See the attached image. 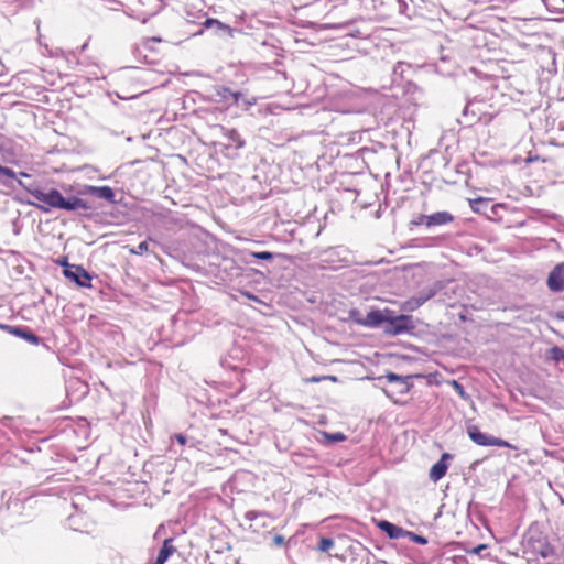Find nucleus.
<instances>
[{
	"mask_svg": "<svg viewBox=\"0 0 564 564\" xmlns=\"http://www.w3.org/2000/svg\"><path fill=\"white\" fill-rule=\"evenodd\" d=\"M19 186L28 191L37 203H30L44 213H50L52 209H64L74 212L78 209H89V204L79 197L65 198L62 193L56 188H51L48 192H43L37 188L26 186L21 180H18Z\"/></svg>",
	"mask_w": 564,
	"mask_h": 564,
	"instance_id": "1",
	"label": "nucleus"
},
{
	"mask_svg": "<svg viewBox=\"0 0 564 564\" xmlns=\"http://www.w3.org/2000/svg\"><path fill=\"white\" fill-rule=\"evenodd\" d=\"M414 324L412 317L409 315L387 316L384 324V334L390 336H398L401 334L412 333Z\"/></svg>",
	"mask_w": 564,
	"mask_h": 564,
	"instance_id": "2",
	"label": "nucleus"
},
{
	"mask_svg": "<svg viewBox=\"0 0 564 564\" xmlns=\"http://www.w3.org/2000/svg\"><path fill=\"white\" fill-rule=\"evenodd\" d=\"M467 434L469 438L479 446H498V447H508V448H514L513 445H511L509 442L489 436L482 432L479 431L477 426H469L467 429Z\"/></svg>",
	"mask_w": 564,
	"mask_h": 564,
	"instance_id": "3",
	"label": "nucleus"
},
{
	"mask_svg": "<svg viewBox=\"0 0 564 564\" xmlns=\"http://www.w3.org/2000/svg\"><path fill=\"white\" fill-rule=\"evenodd\" d=\"M63 274L80 288H91V275L82 265H66Z\"/></svg>",
	"mask_w": 564,
	"mask_h": 564,
	"instance_id": "4",
	"label": "nucleus"
},
{
	"mask_svg": "<svg viewBox=\"0 0 564 564\" xmlns=\"http://www.w3.org/2000/svg\"><path fill=\"white\" fill-rule=\"evenodd\" d=\"M547 286L554 292H561L564 290V262L556 264L550 272Z\"/></svg>",
	"mask_w": 564,
	"mask_h": 564,
	"instance_id": "5",
	"label": "nucleus"
},
{
	"mask_svg": "<svg viewBox=\"0 0 564 564\" xmlns=\"http://www.w3.org/2000/svg\"><path fill=\"white\" fill-rule=\"evenodd\" d=\"M453 458L449 453H443L441 458L431 467L430 478L433 481H438L443 478L448 469V462Z\"/></svg>",
	"mask_w": 564,
	"mask_h": 564,
	"instance_id": "6",
	"label": "nucleus"
},
{
	"mask_svg": "<svg viewBox=\"0 0 564 564\" xmlns=\"http://www.w3.org/2000/svg\"><path fill=\"white\" fill-rule=\"evenodd\" d=\"M387 316L379 310L370 311L365 319H357L360 325L368 327H377L381 324H386Z\"/></svg>",
	"mask_w": 564,
	"mask_h": 564,
	"instance_id": "7",
	"label": "nucleus"
},
{
	"mask_svg": "<svg viewBox=\"0 0 564 564\" xmlns=\"http://www.w3.org/2000/svg\"><path fill=\"white\" fill-rule=\"evenodd\" d=\"M377 525L380 530H382L384 533H387V535L390 539H399L401 536L409 534V532L404 531L403 529L394 525L391 522L384 521V520L379 521L377 523Z\"/></svg>",
	"mask_w": 564,
	"mask_h": 564,
	"instance_id": "8",
	"label": "nucleus"
},
{
	"mask_svg": "<svg viewBox=\"0 0 564 564\" xmlns=\"http://www.w3.org/2000/svg\"><path fill=\"white\" fill-rule=\"evenodd\" d=\"M87 192L107 202H115V192L110 186H87Z\"/></svg>",
	"mask_w": 564,
	"mask_h": 564,
	"instance_id": "9",
	"label": "nucleus"
},
{
	"mask_svg": "<svg viewBox=\"0 0 564 564\" xmlns=\"http://www.w3.org/2000/svg\"><path fill=\"white\" fill-rule=\"evenodd\" d=\"M454 219L453 215L448 212H436L427 215V227L441 226L452 223Z\"/></svg>",
	"mask_w": 564,
	"mask_h": 564,
	"instance_id": "10",
	"label": "nucleus"
},
{
	"mask_svg": "<svg viewBox=\"0 0 564 564\" xmlns=\"http://www.w3.org/2000/svg\"><path fill=\"white\" fill-rule=\"evenodd\" d=\"M225 138L227 139V144L225 145L226 149L234 148L235 150H239L245 147V141L235 129L226 130Z\"/></svg>",
	"mask_w": 564,
	"mask_h": 564,
	"instance_id": "11",
	"label": "nucleus"
},
{
	"mask_svg": "<svg viewBox=\"0 0 564 564\" xmlns=\"http://www.w3.org/2000/svg\"><path fill=\"white\" fill-rule=\"evenodd\" d=\"M172 539H165L163 546L159 552L155 564H164L167 558L175 552V547L172 544Z\"/></svg>",
	"mask_w": 564,
	"mask_h": 564,
	"instance_id": "12",
	"label": "nucleus"
},
{
	"mask_svg": "<svg viewBox=\"0 0 564 564\" xmlns=\"http://www.w3.org/2000/svg\"><path fill=\"white\" fill-rule=\"evenodd\" d=\"M10 334H13L18 337H21L32 344H37L39 343V338L37 336H35L34 334L30 333V332H25L23 330L22 328H19V327H14V326H11V330H10Z\"/></svg>",
	"mask_w": 564,
	"mask_h": 564,
	"instance_id": "13",
	"label": "nucleus"
},
{
	"mask_svg": "<svg viewBox=\"0 0 564 564\" xmlns=\"http://www.w3.org/2000/svg\"><path fill=\"white\" fill-rule=\"evenodd\" d=\"M488 203H489V199L482 198V197L469 199V206L476 213H479L481 209V206L487 205Z\"/></svg>",
	"mask_w": 564,
	"mask_h": 564,
	"instance_id": "14",
	"label": "nucleus"
},
{
	"mask_svg": "<svg viewBox=\"0 0 564 564\" xmlns=\"http://www.w3.org/2000/svg\"><path fill=\"white\" fill-rule=\"evenodd\" d=\"M149 250V245L147 241L140 242L135 248H129L128 251L131 254L142 256Z\"/></svg>",
	"mask_w": 564,
	"mask_h": 564,
	"instance_id": "15",
	"label": "nucleus"
},
{
	"mask_svg": "<svg viewBox=\"0 0 564 564\" xmlns=\"http://www.w3.org/2000/svg\"><path fill=\"white\" fill-rule=\"evenodd\" d=\"M334 546V541L329 538H322L319 540L318 551L327 552Z\"/></svg>",
	"mask_w": 564,
	"mask_h": 564,
	"instance_id": "16",
	"label": "nucleus"
},
{
	"mask_svg": "<svg viewBox=\"0 0 564 564\" xmlns=\"http://www.w3.org/2000/svg\"><path fill=\"white\" fill-rule=\"evenodd\" d=\"M204 25L206 28H212V26H217L218 29H221V30H225V29H229L228 25L221 23L219 20L217 19H213V18H208L205 22H204Z\"/></svg>",
	"mask_w": 564,
	"mask_h": 564,
	"instance_id": "17",
	"label": "nucleus"
},
{
	"mask_svg": "<svg viewBox=\"0 0 564 564\" xmlns=\"http://www.w3.org/2000/svg\"><path fill=\"white\" fill-rule=\"evenodd\" d=\"M427 299L429 297L412 299L405 303V307L409 310H414L421 306Z\"/></svg>",
	"mask_w": 564,
	"mask_h": 564,
	"instance_id": "18",
	"label": "nucleus"
},
{
	"mask_svg": "<svg viewBox=\"0 0 564 564\" xmlns=\"http://www.w3.org/2000/svg\"><path fill=\"white\" fill-rule=\"evenodd\" d=\"M251 256L259 260H271L273 258V253L269 251L252 252Z\"/></svg>",
	"mask_w": 564,
	"mask_h": 564,
	"instance_id": "19",
	"label": "nucleus"
},
{
	"mask_svg": "<svg viewBox=\"0 0 564 564\" xmlns=\"http://www.w3.org/2000/svg\"><path fill=\"white\" fill-rule=\"evenodd\" d=\"M325 437L327 440H329L330 442H333V443L334 442H341V441H344L346 438V436L343 433H340V432L333 433V434L325 433Z\"/></svg>",
	"mask_w": 564,
	"mask_h": 564,
	"instance_id": "20",
	"label": "nucleus"
},
{
	"mask_svg": "<svg viewBox=\"0 0 564 564\" xmlns=\"http://www.w3.org/2000/svg\"><path fill=\"white\" fill-rule=\"evenodd\" d=\"M411 224L414 226H421V225L427 226V215H420L417 218L413 219L411 221Z\"/></svg>",
	"mask_w": 564,
	"mask_h": 564,
	"instance_id": "21",
	"label": "nucleus"
},
{
	"mask_svg": "<svg viewBox=\"0 0 564 564\" xmlns=\"http://www.w3.org/2000/svg\"><path fill=\"white\" fill-rule=\"evenodd\" d=\"M0 174H3L10 178H15V176H17V174L13 170L2 166V165H0Z\"/></svg>",
	"mask_w": 564,
	"mask_h": 564,
	"instance_id": "22",
	"label": "nucleus"
},
{
	"mask_svg": "<svg viewBox=\"0 0 564 564\" xmlns=\"http://www.w3.org/2000/svg\"><path fill=\"white\" fill-rule=\"evenodd\" d=\"M408 535H411L412 541H414V542H416L419 544L424 545V544L427 543V540L425 538L421 536V535L412 534L410 532H409Z\"/></svg>",
	"mask_w": 564,
	"mask_h": 564,
	"instance_id": "23",
	"label": "nucleus"
},
{
	"mask_svg": "<svg viewBox=\"0 0 564 564\" xmlns=\"http://www.w3.org/2000/svg\"><path fill=\"white\" fill-rule=\"evenodd\" d=\"M386 378L389 382H398V381H402V378L397 375V373H393V372H388L386 375Z\"/></svg>",
	"mask_w": 564,
	"mask_h": 564,
	"instance_id": "24",
	"label": "nucleus"
},
{
	"mask_svg": "<svg viewBox=\"0 0 564 564\" xmlns=\"http://www.w3.org/2000/svg\"><path fill=\"white\" fill-rule=\"evenodd\" d=\"M241 294H242L243 296H246L247 299L251 300V301L260 302V300L258 299V296H256L254 294H251L250 292H242Z\"/></svg>",
	"mask_w": 564,
	"mask_h": 564,
	"instance_id": "25",
	"label": "nucleus"
},
{
	"mask_svg": "<svg viewBox=\"0 0 564 564\" xmlns=\"http://www.w3.org/2000/svg\"><path fill=\"white\" fill-rule=\"evenodd\" d=\"M174 437L181 445H185L186 437L183 434H176Z\"/></svg>",
	"mask_w": 564,
	"mask_h": 564,
	"instance_id": "26",
	"label": "nucleus"
},
{
	"mask_svg": "<svg viewBox=\"0 0 564 564\" xmlns=\"http://www.w3.org/2000/svg\"><path fill=\"white\" fill-rule=\"evenodd\" d=\"M273 542L275 545H282L284 543V539L282 535H275Z\"/></svg>",
	"mask_w": 564,
	"mask_h": 564,
	"instance_id": "27",
	"label": "nucleus"
},
{
	"mask_svg": "<svg viewBox=\"0 0 564 564\" xmlns=\"http://www.w3.org/2000/svg\"><path fill=\"white\" fill-rule=\"evenodd\" d=\"M484 549H486V544H480V545L476 546L475 549H473L470 552L473 554H479Z\"/></svg>",
	"mask_w": 564,
	"mask_h": 564,
	"instance_id": "28",
	"label": "nucleus"
},
{
	"mask_svg": "<svg viewBox=\"0 0 564 564\" xmlns=\"http://www.w3.org/2000/svg\"><path fill=\"white\" fill-rule=\"evenodd\" d=\"M453 383H454L457 392H459L460 395H464L463 387L459 383H457L456 381H454Z\"/></svg>",
	"mask_w": 564,
	"mask_h": 564,
	"instance_id": "29",
	"label": "nucleus"
},
{
	"mask_svg": "<svg viewBox=\"0 0 564 564\" xmlns=\"http://www.w3.org/2000/svg\"><path fill=\"white\" fill-rule=\"evenodd\" d=\"M246 517H247V519H248V520H250V521H253V520H256V519L258 518V516H257L256 513H253V512H248V513L246 514Z\"/></svg>",
	"mask_w": 564,
	"mask_h": 564,
	"instance_id": "30",
	"label": "nucleus"
},
{
	"mask_svg": "<svg viewBox=\"0 0 564 564\" xmlns=\"http://www.w3.org/2000/svg\"><path fill=\"white\" fill-rule=\"evenodd\" d=\"M322 379L323 378L312 377V378L306 379L305 381L306 382H319V381H322Z\"/></svg>",
	"mask_w": 564,
	"mask_h": 564,
	"instance_id": "31",
	"label": "nucleus"
},
{
	"mask_svg": "<svg viewBox=\"0 0 564 564\" xmlns=\"http://www.w3.org/2000/svg\"><path fill=\"white\" fill-rule=\"evenodd\" d=\"M0 329H4V330L10 333L11 326L10 325H6V324H0Z\"/></svg>",
	"mask_w": 564,
	"mask_h": 564,
	"instance_id": "32",
	"label": "nucleus"
},
{
	"mask_svg": "<svg viewBox=\"0 0 564 564\" xmlns=\"http://www.w3.org/2000/svg\"><path fill=\"white\" fill-rule=\"evenodd\" d=\"M536 160H538V156H528V158L525 159V162H527V163H531V162H534V161H536Z\"/></svg>",
	"mask_w": 564,
	"mask_h": 564,
	"instance_id": "33",
	"label": "nucleus"
},
{
	"mask_svg": "<svg viewBox=\"0 0 564 564\" xmlns=\"http://www.w3.org/2000/svg\"><path fill=\"white\" fill-rule=\"evenodd\" d=\"M241 94L240 93H234L232 94V97L235 98V101L238 102L239 98H240Z\"/></svg>",
	"mask_w": 564,
	"mask_h": 564,
	"instance_id": "34",
	"label": "nucleus"
},
{
	"mask_svg": "<svg viewBox=\"0 0 564 564\" xmlns=\"http://www.w3.org/2000/svg\"><path fill=\"white\" fill-rule=\"evenodd\" d=\"M58 264L64 267V269L66 268V265H70L69 263H67L66 260H63V261H58Z\"/></svg>",
	"mask_w": 564,
	"mask_h": 564,
	"instance_id": "35",
	"label": "nucleus"
},
{
	"mask_svg": "<svg viewBox=\"0 0 564 564\" xmlns=\"http://www.w3.org/2000/svg\"><path fill=\"white\" fill-rule=\"evenodd\" d=\"M19 176H21V177H30V174H28L25 172H20Z\"/></svg>",
	"mask_w": 564,
	"mask_h": 564,
	"instance_id": "36",
	"label": "nucleus"
}]
</instances>
